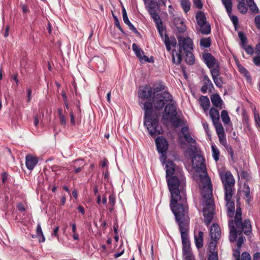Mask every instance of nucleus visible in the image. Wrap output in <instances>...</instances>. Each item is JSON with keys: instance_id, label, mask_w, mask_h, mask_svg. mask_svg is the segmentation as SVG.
I'll return each instance as SVG.
<instances>
[{"instance_id": "nucleus-1", "label": "nucleus", "mask_w": 260, "mask_h": 260, "mask_svg": "<svg viewBox=\"0 0 260 260\" xmlns=\"http://www.w3.org/2000/svg\"><path fill=\"white\" fill-rule=\"evenodd\" d=\"M196 148L192 146L186 150V153L192 157V164L195 169L193 179L198 182L201 189L205 203L203 210L205 222L209 224L213 217L215 206L212 199V190L211 180L207 175L206 166L203 157L199 154H195Z\"/></svg>"}, {"instance_id": "nucleus-2", "label": "nucleus", "mask_w": 260, "mask_h": 260, "mask_svg": "<svg viewBox=\"0 0 260 260\" xmlns=\"http://www.w3.org/2000/svg\"><path fill=\"white\" fill-rule=\"evenodd\" d=\"M140 106L145 111L144 126L147 128L149 134L152 137L159 135L161 130L159 127L158 116L153 112L152 103L149 101L140 102Z\"/></svg>"}, {"instance_id": "nucleus-3", "label": "nucleus", "mask_w": 260, "mask_h": 260, "mask_svg": "<svg viewBox=\"0 0 260 260\" xmlns=\"http://www.w3.org/2000/svg\"><path fill=\"white\" fill-rule=\"evenodd\" d=\"M220 178L224 188V199L226 202L227 214L230 217H233L235 212V203L232 200L233 194V188L235 185L234 177L229 171L221 172Z\"/></svg>"}, {"instance_id": "nucleus-4", "label": "nucleus", "mask_w": 260, "mask_h": 260, "mask_svg": "<svg viewBox=\"0 0 260 260\" xmlns=\"http://www.w3.org/2000/svg\"><path fill=\"white\" fill-rule=\"evenodd\" d=\"M180 198H176L174 202L171 199L170 203L171 210L175 216L179 227H180V225H182V226L188 225L189 220L186 197L183 201Z\"/></svg>"}, {"instance_id": "nucleus-5", "label": "nucleus", "mask_w": 260, "mask_h": 260, "mask_svg": "<svg viewBox=\"0 0 260 260\" xmlns=\"http://www.w3.org/2000/svg\"><path fill=\"white\" fill-rule=\"evenodd\" d=\"M167 183L173 202L179 198L184 201L185 179L183 173H179L178 176L174 175L168 178Z\"/></svg>"}, {"instance_id": "nucleus-6", "label": "nucleus", "mask_w": 260, "mask_h": 260, "mask_svg": "<svg viewBox=\"0 0 260 260\" xmlns=\"http://www.w3.org/2000/svg\"><path fill=\"white\" fill-rule=\"evenodd\" d=\"M178 40L179 50L178 51L175 50L172 51L173 60L177 64L180 63L184 53L190 52L193 49V43L189 38L179 37Z\"/></svg>"}, {"instance_id": "nucleus-7", "label": "nucleus", "mask_w": 260, "mask_h": 260, "mask_svg": "<svg viewBox=\"0 0 260 260\" xmlns=\"http://www.w3.org/2000/svg\"><path fill=\"white\" fill-rule=\"evenodd\" d=\"M237 230L235 229L233 221H229V227L230 228V240L231 242L235 241L237 239L238 233H241L242 232L246 235L249 234L251 232V226L250 221L248 219L245 220L243 222L241 220L235 222Z\"/></svg>"}, {"instance_id": "nucleus-8", "label": "nucleus", "mask_w": 260, "mask_h": 260, "mask_svg": "<svg viewBox=\"0 0 260 260\" xmlns=\"http://www.w3.org/2000/svg\"><path fill=\"white\" fill-rule=\"evenodd\" d=\"M176 107L172 102L167 104L162 114V122L165 124H171L177 127L180 125V120L176 116Z\"/></svg>"}, {"instance_id": "nucleus-9", "label": "nucleus", "mask_w": 260, "mask_h": 260, "mask_svg": "<svg viewBox=\"0 0 260 260\" xmlns=\"http://www.w3.org/2000/svg\"><path fill=\"white\" fill-rule=\"evenodd\" d=\"M172 96L168 92L157 90L153 98V104L154 108L158 110L162 109L164 106L168 102H172Z\"/></svg>"}, {"instance_id": "nucleus-10", "label": "nucleus", "mask_w": 260, "mask_h": 260, "mask_svg": "<svg viewBox=\"0 0 260 260\" xmlns=\"http://www.w3.org/2000/svg\"><path fill=\"white\" fill-rule=\"evenodd\" d=\"M155 144L158 152L160 154V160L161 163L166 159V153L168 149V143L163 137H158L155 140Z\"/></svg>"}, {"instance_id": "nucleus-11", "label": "nucleus", "mask_w": 260, "mask_h": 260, "mask_svg": "<svg viewBox=\"0 0 260 260\" xmlns=\"http://www.w3.org/2000/svg\"><path fill=\"white\" fill-rule=\"evenodd\" d=\"M196 20L200 27V30L203 34H208L211 32L210 25L206 22V17L202 12H199L196 15Z\"/></svg>"}, {"instance_id": "nucleus-12", "label": "nucleus", "mask_w": 260, "mask_h": 260, "mask_svg": "<svg viewBox=\"0 0 260 260\" xmlns=\"http://www.w3.org/2000/svg\"><path fill=\"white\" fill-rule=\"evenodd\" d=\"M162 164L165 166L167 178L172 175L178 176L179 173H183L182 171L180 168H177L171 160H167L166 161L165 159V162Z\"/></svg>"}, {"instance_id": "nucleus-13", "label": "nucleus", "mask_w": 260, "mask_h": 260, "mask_svg": "<svg viewBox=\"0 0 260 260\" xmlns=\"http://www.w3.org/2000/svg\"><path fill=\"white\" fill-rule=\"evenodd\" d=\"M157 88L153 89L149 86L140 87L138 92L139 97L143 100L148 99L154 96L157 91Z\"/></svg>"}, {"instance_id": "nucleus-14", "label": "nucleus", "mask_w": 260, "mask_h": 260, "mask_svg": "<svg viewBox=\"0 0 260 260\" xmlns=\"http://www.w3.org/2000/svg\"><path fill=\"white\" fill-rule=\"evenodd\" d=\"M180 225L179 230L181 233L183 249L190 248V242L188 238V225L182 226Z\"/></svg>"}, {"instance_id": "nucleus-15", "label": "nucleus", "mask_w": 260, "mask_h": 260, "mask_svg": "<svg viewBox=\"0 0 260 260\" xmlns=\"http://www.w3.org/2000/svg\"><path fill=\"white\" fill-rule=\"evenodd\" d=\"M132 48L135 54L139 58L141 62L144 63L146 62H153V58L151 57L150 58H149L148 57H147L146 55H144L143 51L141 48L139 47V46L137 45H136V44H133L132 45Z\"/></svg>"}, {"instance_id": "nucleus-16", "label": "nucleus", "mask_w": 260, "mask_h": 260, "mask_svg": "<svg viewBox=\"0 0 260 260\" xmlns=\"http://www.w3.org/2000/svg\"><path fill=\"white\" fill-rule=\"evenodd\" d=\"M203 58L208 67L210 69V71L215 68L219 69L218 61L211 54L204 53L203 55Z\"/></svg>"}, {"instance_id": "nucleus-17", "label": "nucleus", "mask_w": 260, "mask_h": 260, "mask_svg": "<svg viewBox=\"0 0 260 260\" xmlns=\"http://www.w3.org/2000/svg\"><path fill=\"white\" fill-rule=\"evenodd\" d=\"M211 73L213 80L217 87H221L223 82L221 78L219 76V69L215 68L211 70Z\"/></svg>"}, {"instance_id": "nucleus-18", "label": "nucleus", "mask_w": 260, "mask_h": 260, "mask_svg": "<svg viewBox=\"0 0 260 260\" xmlns=\"http://www.w3.org/2000/svg\"><path fill=\"white\" fill-rule=\"evenodd\" d=\"M38 162V159L36 157L30 154H28L26 156L25 165L28 170H32Z\"/></svg>"}, {"instance_id": "nucleus-19", "label": "nucleus", "mask_w": 260, "mask_h": 260, "mask_svg": "<svg viewBox=\"0 0 260 260\" xmlns=\"http://www.w3.org/2000/svg\"><path fill=\"white\" fill-rule=\"evenodd\" d=\"M210 235L212 240L216 241L220 236V229L218 224H213L210 229Z\"/></svg>"}, {"instance_id": "nucleus-20", "label": "nucleus", "mask_w": 260, "mask_h": 260, "mask_svg": "<svg viewBox=\"0 0 260 260\" xmlns=\"http://www.w3.org/2000/svg\"><path fill=\"white\" fill-rule=\"evenodd\" d=\"M218 138L220 143L226 149L228 153L231 156L233 157L234 154L233 150L232 147L228 144L225 135L222 136H219Z\"/></svg>"}, {"instance_id": "nucleus-21", "label": "nucleus", "mask_w": 260, "mask_h": 260, "mask_svg": "<svg viewBox=\"0 0 260 260\" xmlns=\"http://www.w3.org/2000/svg\"><path fill=\"white\" fill-rule=\"evenodd\" d=\"M194 240L197 247L199 249L203 246V233L202 232H199L194 233Z\"/></svg>"}, {"instance_id": "nucleus-22", "label": "nucleus", "mask_w": 260, "mask_h": 260, "mask_svg": "<svg viewBox=\"0 0 260 260\" xmlns=\"http://www.w3.org/2000/svg\"><path fill=\"white\" fill-rule=\"evenodd\" d=\"M251 3V0H242L238 3L237 8L241 13H245L247 11V5L249 3Z\"/></svg>"}, {"instance_id": "nucleus-23", "label": "nucleus", "mask_w": 260, "mask_h": 260, "mask_svg": "<svg viewBox=\"0 0 260 260\" xmlns=\"http://www.w3.org/2000/svg\"><path fill=\"white\" fill-rule=\"evenodd\" d=\"M164 42L167 49L168 51H170L172 47H175L177 44L176 40L174 37L168 38L167 36H166Z\"/></svg>"}, {"instance_id": "nucleus-24", "label": "nucleus", "mask_w": 260, "mask_h": 260, "mask_svg": "<svg viewBox=\"0 0 260 260\" xmlns=\"http://www.w3.org/2000/svg\"><path fill=\"white\" fill-rule=\"evenodd\" d=\"M201 106L204 111L207 110L210 106V101L207 96H201L199 99Z\"/></svg>"}, {"instance_id": "nucleus-25", "label": "nucleus", "mask_w": 260, "mask_h": 260, "mask_svg": "<svg viewBox=\"0 0 260 260\" xmlns=\"http://www.w3.org/2000/svg\"><path fill=\"white\" fill-rule=\"evenodd\" d=\"M211 100L213 105L215 107H219L220 108L222 107L223 102L218 94H213L211 96Z\"/></svg>"}, {"instance_id": "nucleus-26", "label": "nucleus", "mask_w": 260, "mask_h": 260, "mask_svg": "<svg viewBox=\"0 0 260 260\" xmlns=\"http://www.w3.org/2000/svg\"><path fill=\"white\" fill-rule=\"evenodd\" d=\"M209 114L212 118L213 123L219 121V113L217 109L212 108L210 110Z\"/></svg>"}, {"instance_id": "nucleus-27", "label": "nucleus", "mask_w": 260, "mask_h": 260, "mask_svg": "<svg viewBox=\"0 0 260 260\" xmlns=\"http://www.w3.org/2000/svg\"><path fill=\"white\" fill-rule=\"evenodd\" d=\"M238 68L239 71L244 76V77L246 78L247 81L248 82H250L251 81V78L250 76L249 75L247 70L243 67L241 65L238 64Z\"/></svg>"}, {"instance_id": "nucleus-28", "label": "nucleus", "mask_w": 260, "mask_h": 260, "mask_svg": "<svg viewBox=\"0 0 260 260\" xmlns=\"http://www.w3.org/2000/svg\"><path fill=\"white\" fill-rule=\"evenodd\" d=\"M213 124L216 128V131L218 137H219V136H222L225 135L224 128L219 121L214 123Z\"/></svg>"}, {"instance_id": "nucleus-29", "label": "nucleus", "mask_w": 260, "mask_h": 260, "mask_svg": "<svg viewBox=\"0 0 260 260\" xmlns=\"http://www.w3.org/2000/svg\"><path fill=\"white\" fill-rule=\"evenodd\" d=\"M228 15H230L232 11V2L231 0H221Z\"/></svg>"}, {"instance_id": "nucleus-30", "label": "nucleus", "mask_w": 260, "mask_h": 260, "mask_svg": "<svg viewBox=\"0 0 260 260\" xmlns=\"http://www.w3.org/2000/svg\"><path fill=\"white\" fill-rule=\"evenodd\" d=\"M183 254L185 260H194L190 248L183 249Z\"/></svg>"}, {"instance_id": "nucleus-31", "label": "nucleus", "mask_w": 260, "mask_h": 260, "mask_svg": "<svg viewBox=\"0 0 260 260\" xmlns=\"http://www.w3.org/2000/svg\"><path fill=\"white\" fill-rule=\"evenodd\" d=\"M181 7L184 12H188L190 8V3L188 0H180Z\"/></svg>"}, {"instance_id": "nucleus-32", "label": "nucleus", "mask_w": 260, "mask_h": 260, "mask_svg": "<svg viewBox=\"0 0 260 260\" xmlns=\"http://www.w3.org/2000/svg\"><path fill=\"white\" fill-rule=\"evenodd\" d=\"M36 233L38 237H41V239H39V241L40 243L45 242V238L43 233L42 228L40 223H38L37 226Z\"/></svg>"}, {"instance_id": "nucleus-33", "label": "nucleus", "mask_w": 260, "mask_h": 260, "mask_svg": "<svg viewBox=\"0 0 260 260\" xmlns=\"http://www.w3.org/2000/svg\"><path fill=\"white\" fill-rule=\"evenodd\" d=\"M221 118L222 122L224 124H228L230 122V118L229 116L228 113L225 110L222 111L221 113Z\"/></svg>"}, {"instance_id": "nucleus-34", "label": "nucleus", "mask_w": 260, "mask_h": 260, "mask_svg": "<svg viewBox=\"0 0 260 260\" xmlns=\"http://www.w3.org/2000/svg\"><path fill=\"white\" fill-rule=\"evenodd\" d=\"M212 156L214 160L217 161L219 157V151L218 149L214 145H212Z\"/></svg>"}, {"instance_id": "nucleus-35", "label": "nucleus", "mask_w": 260, "mask_h": 260, "mask_svg": "<svg viewBox=\"0 0 260 260\" xmlns=\"http://www.w3.org/2000/svg\"><path fill=\"white\" fill-rule=\"evenodd\" d=\"M186 53L185 61L189 64L193 63L194 59L192 53L190 52H188Z\"/></svg>"}, {"instance_id": "nucleus-36", "label": "nucleus", "mask_w": 260, "mask_h": 260, "mask_svg": "<svg viewBox=\"0 0 260 260\" xmlns=\"http://www.w3.org/2000/svg\"><path fill=\"white\" fill-rule=\"evenodd\" d=\"M200 45L205 48L210 47L211 45V40L210 38H203L200 41Z\"/></svg>"}, {"instance_id": "nucleus-37", "label": "nucleus", "mask_w": 260, "mask_h": 260, "mask_svg": "<svg viewBox=\"0 0 260 260\" xmlns=\"http://www.w3.org/2000/svg\"><path fill=\"white\" fill-rule=\"evenodd\" d=\"M204 85H206V87H210L212 88L213 87V84L210 79L206 76L204 77L203 78Z\"/></svg>"}, {"instance_id": "nucleus-38", "label": "nucleus", "mask_w": 260, "mask_h": 260, "mask_svg": "<svg viewBox=\"0 0 260 260\" xmlns=\"http://www.w3.org/2000/svg\"><path fill=\"white\" fill-rule=\"evenodd\" d=\"M243 192L244 193L245 197L246 198V201L248 202L250 199V188L248 185L246 184L244 185V190H243Z\"/></svg>"}, {"instance_id": "nucleus-39", "label": "nucleus", "mask_w": 260, "mask_h": 260, "mask_svg": "<svg viewBox=\"0 0 260 260\" xmlns=\"http://www.w3.org/2000/svg\"><path fill=\"white\" fill-rule=\"evenodd\" d=\"M73 163L74 164V166H77V167H82V168H84V167L86 165V163L84 160L82 159H78L73 161Z\"/></svg>"}, {"instance_id": "nucleus-40", "label": "nucleus", "mask_w": 260, "mask_h": 260, "mask_svg": "<svg viewBox=\"0 0 260 260\" xmlns=\"http://www.w3.org/2000/svg\"><path fill=\"white\" fill-rule=\"evenodd\" d=\"M243 49L249 54H252L253 53V48L250 46L247 45L246 44H244L243 46H241Z\"/></svg>"}, {"instance_id": "nucleus-41", "label": "nucleus", "mask_w": 260, "mask_h": 260, "mask_svg": "<svg viewBox=\"0 0 260 260\" xmlns=\"http://www.w3.org/2000/svg\"><path fill=\"white\" fill-rule=\"evenodd\" d=\"M71 226H72V231L73 233V239L74 240H79V235L77 233L76 223H72L71 224Z\"/></svg>"}, {"instance_id": "nucleus-42", "label": "nucleus", "mask_w": 260, "mask_h": 260, "mask_svg": "<svg viewBox=\"0 0 260 260\" xmlns=\"http://www.w3.org/2000/svg\"><path fill=\"white\" fill-rule=\"evenodd\" d=\"M241 216H242V213H241V209L240 208H237L236 215L235 217V222H237V223H238V221L242 219Z\"/></svg>"}, {"instance_id": "nucleus-43", "label": "nucleus", "mask_w": 260, "mask_h": 260, "mask_svg": "<svg viewBox=\"0 0 260 260\" xmlns=\"http://www.w3.org/2000/svg\"><path fill=\"white\" fill-rule=\"evenodd\" d=\"M238 36L241 41V46H243L244 44H246V38H245L244 34L242 31L238 32Z\"/></svg>"}, {"instance_id": "nucleus-44", "label": "nucleus", "mask_w": 260, "mask_h": 260, "mask_svg": "<svg viewBox=\"0 0 260 260\" xmlns=\"http://www.w3.org/2000/svg\"><path fill=\"white\" fill-rule=\"evenodd\" d=\"M247 6H248L250 10L254 12L257 11L258 10L255 4L254 3L253 0H251V3H249L247 4Z\"/></svg>"}, {"instance_id": "nucleus-45", "label": "nucleus", "mask_w": 260, "mask_h": 260, "mask_svg": "<svg viewBox=\"0 0 260 260\" xmlns=\"http://www.w3.org/2000/svg\"><path fill=\"white\" fill-rule=\"evenodd\" d=\"M122 15H123V21H124V23L125 24H127V23L130 24V21L128 18L127 15L126 14V11L124 8H123V9H122Z\"/></svg>"}, {"instance_id": "nucleus-46", "label": "nucleus", "mask_w": 260, "mask_h": 260, "mask_svg": "<svg viewBox=\"0 0 260 260\" xmlns=\"http://www.w3.org/2000/svg\"><path fill=\"white\" fill-rule=\"evenodd\" d=\"M241 233L239 234V237L237 242V246L239 249L240 248L241 245L244 243V238L242 236H241Z\"/></svg>"}, {"instance_id": "nucleus-47", "label": "nucleus", "mask_w": 260, "mask_h": 260, "mask_svg": "<svg viewBox=\"0 0 260 260\" xmlns=\"http://www.w3.org/2000/svg\"><path fill=\"white\" fill-rule=\"evenodd\" d=\"M185 140L190 144H194L196 143V141L190 136L189 134L184 136Z\"/></svg>"}, {"instance_id": "nucleus-48", "label": "nucleus", "mask_w": 260, "mask_h": 260, "mask_svg": "<svg viewBox=\"0 0 260 260\" xmlns=\"http://www.w3.org/2000/svg\"><path fill=\"white\" fill-rule=\"evenodd\" d=\"M150 15L157 24L160 22V18L156 12L152 13Z\"/></svg>"}, {"instance_id": "nucleus-49", "label": "nucleus", "mask_w": 260, "mask_h": 260, "mask_svg": "<svg viewBox=\"0 0 260 260\" xmlns=\"http://www.w3.org/2000/svg\"><path fill=\"white\" fill-rule=\"evenodd\" d=\"M229 17H230V19L231 21H232L233 23L234 24V26L236 27V25L238 24V19L237 16L232 15V13L230 14V15H228Z\"/></svg>"}, {"instance_id": "nucleus-50", "label": "nucleus", "mask_w": 260, "mask_h": 260, "mask_svg": "<svg viewBox=\"0 0 260 260\" xmlns=\"http://www.w3.org/2000/svg\"><path fill=\"white\" fill-rule=\"evenodd\" d=\"M241 260H251L250 254L247 252H243L241 255Z\"/></svg>"}, {"instance_id": "nucleus-51", "label": "nucleus", "mask_w": 260, "mask_h": 260, "mask_svg": "<svg viewBox=\"0 0 260 260\" xmlns=\"http://www.w3.org/2000/svg\"><path fill=\"white\" fill-rule=\"evenodd\" d=\"M148 11L150 14H151L152 13L156 12L154 5V4L149 5L148 7Z\"/></svg>"}, {"instance_id": "nucleus-52", "label": "nucleus", "mask_w": 260, "mask_h": 260, "mask_svg": "<svg viewBox=\"0 0 260 260\" xmlns=\"http://www.w3.org/2000/svg\"><path fill=\"white\" fill-rule=\"evenodd\" d=\"M208 260H218V255L216 252H213L209 256Z\"/></svg>"}, {"instance_id": "nucleus-53", "label": "nucleus", "mask_w": 260, "mask_h": 260, "mask_svg": "<svg viewBox=\"0 0 260 260\" xmlns=\"http://www.w3.org/2000/svg\"><path fill=\"white\" fill-rule=\"evenodd\" d=\"M20 7L22 10V11L24 13H27L29 12V10L28 7L24 4H22L21 3H20Z\"/></svg>"}, {"instance_id": "nucleus-54", "label": "nucleus", "mask_w": 260, "mask_h": 260, "mask_svg": "<svg viewBox=\"0 0 260 260\" xmlns=\"http://www.w3.org/2000/svg\"><path fill=\"white\" fill-rule=\"evenodd\" d=\"M193 3L197 8L201 9L202 8L203 5L201 0H193Z\"/></svg>"}, {"instance_id": "nucleus-55", "label": "nucleus", "mask_w": 260, "mask_h": 260, "mask_svg": "<svg viewBox=\"0 0 260 260\" xmlns=\"http://www.w3.org/2000/svg\"><path fill=\"white\" fill-rule=\"evenodd\" d=\"M60 119V123L61 125H64L66 124V118L64 115H60L59 116Z\"/></svg>"}, {"instance_id": "nucleus-56", "label": "nucleus", "mask_w": 260, "mask_h": 260, "mask_svg": "<svg viewBox=\"0 0 260 260\" xmlns=\"http://www.w3.org/2000/svg\"><path fill=\"white\" fill-rule=\"evenodd\" d=\"M27 102H30L31 99V89L30 88L27 89Z\"/></svg>"}, {"instance_id": "nucleus-57", "label": "nucleus", "mask_w": 260, "mask_h": 260, "mask_svg": "<svg viewBox=\"0 0 260 260\" xmlns=\"http://www.w3.org/2000/svg\"><path fill=\"white\" fill-rule=\"evenodd\" d=\"M8 177V173L7 172H4L2 174V182L5 183L7 181Z\"/></svg>"}, {"instance_id": "nucleus-58", "label": "nucleus", "mask_w": 260, "mask_h": 260, "mask_svg": "<svg viewBox=\"0 0 260 260\" xmlns=\"http://www.w3.org/2000/svg\"><path fill=\"white\" fill-rule=\"evenodd\" d=\"M253 62L257 66H260V56L254 57L253 58Z\"/></svg>"}, {"instance_id": "nucleus-59", "label": "nucleus", "mask_w": 260, "mask_h": 260, "mask_svg": "<svg viewBox=\"0 0 260 260\" xmlns=\"http://www.w3.org/2000/svg\"><path fill=\"white\" fill-rule=\"evenodd\" d=\"M255 23L256 27L260 29V16H257L255 18Z\"/></svg>"}, {"instance_id": "nucleus-60", "label": "nucleus", "mask_w": 260, "mask_h": 260, "mask_svg": "<svg viewBox=\"0 0 260 260\" xmlns=\"http://www.w3.org/2000/svg\"><path fill=\"white\" fill-rule=\"evenodd\" d=\"M254 120L256 124L260 127V118L258 114L254 113Z\"/></svg>"}, {"instance_id": "nucleus-61", "label": "nucleus", "mask_w": 260, "mask_h": 260, "mask_svg": "<svg viewBox=\"0 0 260 260\" xmlns=\"http://www.w3.org/2000/svg\"><path fill=\"white\" fill-rule=\"evenodd\" d=\"M71 167L74 169V172L76 174H78L83 169V168H82V167L80 166L79 167H77V166H72Z\"/></svg>"}, {"instance_id": "nucleus-62", "label": "nucleus", "mask_w": 260, "mask_h": 260, "mask_svg": "<svg viewBox=\"0 0 260 260\" xmlns=\"http://www.w3.org/2000/svg\"><path fill=\"white\" fill-rule=\"evenodd\" d=\"M255 52L258 55L260 56V37L258 41V43L255 47Z\"/></svg>"}, {"instance_id": "nucleus-63", "label": "nucleus", "mask_w": 260, "mask_h": 260, "mask_svg": "<svg viewBox=\"0 0 260 260\" xmlns=\"http://www.w3.org/2000/svg\"><path fill=\"white\" fill-rule=\"evenodd\" d=\"M181 132H182V134L183 137L185 136V135L189 134L188 129L187 127H182V129H181Z\"/></svg>"}, {"instance_id": "nucleus-64", "label": "nucleus", "mask_w": 260, "mask_h": 260, "mask_svg": "<svg viewBox=\"0 0 260 260\" xmlns=\"http://www.w3.org/2000/svg\"><path fill=\"white\" fill-rule=\"evenodd\" d=\"M17 208L20 211H24L25 210L24 206L21 203H19L18 204Z\"/></svg>"}]
</instances>
